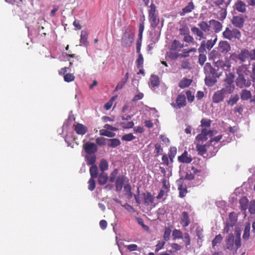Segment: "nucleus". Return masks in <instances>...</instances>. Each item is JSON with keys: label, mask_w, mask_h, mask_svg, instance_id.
Instances as JSON below:
<instances>
[{"label": "nucleus", "mask_w": 255, "mask_h": 255, "mask_svg": "<svg viewBox=\"0 0 255 255\" xmlns=\"http://www.w3.org/2000/svg\"><path fill=\"white\" fill-rule=\"evenodd\" d=\"M180 35L184 36L190 33L189 28L186 24L182 25L179 29Z\"/></svg>", "instance_id": "obj_47"}, {"label": "nucleus", "mask_w": 255, "mask_h": 255, "mask_svg": "<svg viewBox=\"0 0 255 255\" xmlns=\"http://www.w3.org/2000/svg\"><path fill=\"white\" fill-rule=\"evenodd\" d=\"M236 82L237 86L240 88L248 87L251 85V81L250 80L247 81L243 75H239L236 79Z\"/></svg>", "instance_id": "obj_11"}, {"label": "nucleus", "mask_w": 255, "mask_h": 255, "mask_svg": "<svg viewBox=\"0 0 255 255\" xmlns=\"http://www.w3.org/2000/svg\"><path fill=\"white\" fill-rule=\"evenodd\" d=\"M85 159L88 165H95L96 161V156L95 154H87Z\"/></svg>", "instance_id": "obj_25"}, {"label": "nucleus", "mask_w": 255, "mask_h": 255, "mask_svg": "<svg viewBox=\"0 0 255 255\" xmlns=\"http://www.w3.org/2000/svg\"><path fill=\"white\" fill-rule=\"evenodd\" d=\"M199 27L193 26L191 28L192 34L197 40H201L206 38L205 33H209L211 25L205 21H201L198 23Z\"/></svg>", "instance_id": "obj_1"}, {"label": "nucleus", "mask_w": 255, "mask_h": 255, "mask_svg": "<svg viewBox=\"0 0 255 255\" xmlns=\"http://www.w3.org/2000/svg\"><path fill=\"white\" fill-rule=\"evenodd\" d=\"M219 77H215L213 76L206 75L205 82L207 86L212 87L217 82V78Z\"/></svg>", "instance_id": "obj_21"}, {"label": "nucleus", "mask_w": 255, "mask_h": 255, "mask_svg": "<svg viewBox=\"0 0 255 255\" xmlns=\"http://www.w3.org/2000/svg\"><path fill=\"white\" fill-rule=\"evenodd\" d=\"M238 221V216L237 214L232 212L229 214L228 219L227 220L226 222L228 224H229L230 225L235 226Z\"/></svg>", "instance_id": "obj_20"}, {"label": "nucleus", "mask_w": 255, "mask_h": 255, "mask_svg": "<svg viewBox=\"0 0 255 255\" xmlns=\"http://www.w3.org/2000/svg\"><path fill=\"white\" fill-rule=\"evenodd\" d=\"M234 75L232 73H229L227 75L225 79V82L227 83H230L234 84Z\"/></svg>", "instance_id": "obj_55"}, {"label": "nucleus", "mask_w": 255, "mask_h": 255, "mask_svg": "<svg viewBox=\"0 0 255 255\" xmlns=\"http://www.w3.org/2000/svg\"><path fill=\"white\" fill-rule=\"evenodd\" d=\"M75 76L73 74L66 73L64 76V80L66 82H71L74 80Z\"/></svg>", "instance_id": "obj_58"}, {"label": "nucleus", "mask_w": 255, "mask_h": 255, "mask_svg": "<svg viewBox=\"0 0 255 255\" xmlns=\"http://www.w3.org/2000/svg\"><path fill=\"white\" fill-rule=\"evenodd\" d=\"M124 191L125 195L128 199H130L132 197V193L131 192V187L129 184L128 183L124 186Z\"/></svg>", "instance_id": "obj_27"}, {"label": "nucleus", "mask_w": 255, "mask_h": 255, "mask_svg": "<svg viewBox=\"0 0 255 255\" xmlns=\"http://www.w3.org/2000/svg\"><path fill=\"white\" fill-rule=\"evenodd\" d=\"M88 32L86 31L82 30L80 36V42L85 45L88 44Z\"/></svg>", "instance_id": "obj_45"}, {"label": "nucleus", "mask_w": 255, "mask_h": 255, "mask_svg": "<svg viewBox=\"0 0 255 255\" xmlns=\"http://www.w3.org/2000/svg\"><path fill=\"white\" fill-rule=\"evenodd\" d=\"M127 177H125L123 174H119L116 178L115 181V187L116 191L120 192L122 191L123 187V185L126 181Z\"/></svg>", "instance_id": "obj_9"}, {"label": "nucleus", "mask_w": 255, "mask_h": 255, "mask_svg": "<svg viewBox=\"0 0 255 255\" xmlns=\"http://www.w3.org/2000/svg\"><path fill=\"white\" fill-rule=\"evenodd\" d=\"M201 125L200 126L201 127V129L202 128H209L211 127L212 121L210 119H202L200 122Z\"/></svg>", "instance_id": "obj_39"}, {"label": "nucleus", "mask_w": 255, "mask_h": 255, "mask_svg": "<svg viewBox=\"0 0 255 255\" xmlns=\"http://www.w3.org/2000/svg\"><path fill=\"white\" fill-rule=\"evenodd\" d=\"M223 237L221 236V234H218L216 236L215 238L212 241V246L213 248H215L216 246L218 245V244H220L222 240Z\"/></svg>", "instance_id": "obj_42"}, {"label": "nucleus", "mask_w": 255, "mask_h": 255, "mask_svg": "<svg viewBox=\"0 0 255 255\" xmlns=\"http://www.w3.org/2000/svg\"><path fill=\"white\" fill-rule=\"evenodd\" d=\"M225 94L222 89L215 92L212 96L213 103L218 104L223 102L225 97Z\"/></svg>", "instance_id": "obj_10"}, {"label": "nucleus", "mask_w": 255, "mask_h": 255, "mask_svg": "<svg viewBox=\"0 0 255 255\" xmlns=\"http://www.w3.org/2000/svg\"><path fill=\"white\" fill-rule=\"evenodd\" d=\"M192 158L190 155H188L187 151H184L183 153L178 157V160L180 163H190L192 161Z\"/></svg>", "instance_id": "obj_17"}, {"label": "nucleus", "mask_w": 255, "mask_h": 255, "mask_svg": "<svg viewBox=\"0 0 255 255\" xmlns=\"http://www.w3.org/2000/svg\"><path fill=\"white\" fill-rule=\"evenodd\" d=\"M107 140L109 142L108 144V146L112 148L116 147L121 144V141L118 138L107 139Z\"/></svg>", "instance_id": "obj_37"}, {"label": "nucleus", "mask_w": 255, "mask_h": 255, "mask_svg": "<svg viewBox=\"0 0 255 255\" xmlns=\"http://www.w3.org/2000/svg\"><path fill=\"white\" fill-rule=\"evenodd\" d=\"M107 140V139L103 137H98L96 139V142L99 145L102 146L106 144Z\"/></svg>", "instance_id": "obj_64"}, {"label": "nucleus", "mask_w": 255, "mask_h": 255, "mask_svg": "<svg viewBox=\"0 0 255 255\" xmlns=\"http://www.w3.org/2000/svg\"><path fill=\"white\" fill-rule=\"evenodd\" d=\"M219 49L223 53H227L231 50V46L227 41H221L220 42L218 46Z\"/></svg>", "instance_id": "obj_18"}, {"label": "nucleus", "mask_w": 255, "mask_h": 255, "mask_svg": "<svg viewBox=\"0 0 255 255\" xmlns=\"http://www.w3.org/2000/svg\"><path fill=\"white\" fill-rule=\"evenodd\" d=\"M96 187V183L94 178H90L88 181V189L91 191H93Z\"/></svg>", "instance_id": "obj_62"}, {"label": "nucleus", "mask_w": 255, "mask_h": 255, "mask_svg": "<svg viewBox=\"0 0 255 255\" xmlns=\"http://www.w3.org/2000/svg\"><path fill=\"white\" fill-rule=\"evenodd\" d=\"M159 79L156 75H151L150 78L149 86L151 87H157L159 85Z\"/></svg>", "instance_id": "obj_34"}, {"label": "nucleus", "mask_w": 255, "mask_h": 255, "mask_svg": "<svg viewBox=\"0 0 255 255\" xmlns=\"http://www.w3.org/2000/svg\"><path fill=\"white\" fill-rule=\"evenodd\" d=\"M134 125V123L132 121L128 122L127 123L126 122H122L121 123V126L124 128H132Z\"/></svg>", "instance_id": "obj_59"}, {"label": "nucleus", "mask_w": 255, "mask_h": 255, "mask_svg": "<svg viewBox=\"0 0 255 255\" xmlns=\"http://www.w3.org/2000/svg\"><path fill=\"white\" fill-rule=\"evenodd\" d=\"M249 50L247 49L241 50V52L238 54L237 58L242 62H244L249 57Z\"/></svg>", "instance_id": "obj_22"}, {"label": "nucleus", "mask_w": 255, "mask_h": 255, "mask_svg": "<svg viewBox=\"0 0 255 255\" xmlns=\"http://www.w3.org/2000/svg\"><path fill=\"white\" fill-rule=\"evenodd\" d=\"M239 203L240 208L242 211H245L248 208L249 201L247 197H242L239 201Z\"/></svg>", "instance_id": "obj_23"}, {"label": "nucleus", "mask_w": 255, "mask_h": 255, "mask_svg": "<svg viewBox=\"0 0 255 255\" xmlns=\"http://www.w3.org/2000/svg\"><path fill=\"white\" fill-rule=\"evenodd\" d=\"M231 22L236 27L241 28L244 26L245 19L241 16H234L231 20Z\"/></svg>", "instance_id": "obj_13"}, {"label": "nucleus", "mask_w": 255, "mask_h": 255, "mask_svg": "<svg viewBox=\"0 0 255 255\" xmlns=\"http://www.w3.org/2000/svg\"><path fill=\"white\" fill-rule=\"evenodd\" d=\"M90 173L91 178H96L98 175V167L95 165L91 166L90 168Z\"/></svg>", "instance_id": "obj_40"}, {"label": "nucleus", "mask_w": 255, "mask_h": 255, "mask_svg": "<svg viewBox=\"0 0 255 255\" xmlns=\"http://www.w3.org/2000/svg\"><path fill=\"white\" fill-rule=\"evenodd\" d=\"M213 60L215 63V66L218 68V70L220 68H224L226 66L225 62L222 60H220L219 58L217 56H215L213 58Z\"/></svg>", "instance_id": "obj_36"}, {"label": "nucleus", "mask_w": 255, "mask_h": 255, "mask_svg": "<svg viewBox=\"0 0 255 255\" xmlns=\"http://www.w3.org/2000/svg\"><path fill=\"white\" fill-rule=\"evenodd\" d=\"M249 211L251 214H255V200H252L249 204Z\"/></svg>", "instance_id": "obj_60"}, {"label": "nucleus", "mask_w": 255, "mask_h": 255, "mask_svg": "<svg viewBox=\"0 0 255 255\" xmlns=\"http://www.w3.org/2000/svg\"><path fill=\"white\" fill-rule=\"evenodd\" d=\"M83 148L87 154H95L98 151V147L94 142H86L83 144Z\"/></svg>", "instance_id": "obj_7"}, {"label": "nucleus", "mask_w": 255, "mask_h": 255, "mask_svg": "<svg viewBox=\"0 0 255 255\" xmlns=\"http://www.w3.org/2000/svg\"><path fill=\"white\" fill-rule=\"evenodd\" d=\"M171 230L169 227H165L163 234V239L165 242L168 241L170 239Z\"/></svg>", "instance_id": "obj_51"}, {"label": "nucleus", "mask_w": 255, "mask_h": 255, "mask_svg": "<svg viewBox=\"0 0 255 255\" xmlns=\"http://www.w3.org/2000/svg\"><path fill=\"white\" fill-rule=\"evenodd\" d=\"M210 25L212 26L213 29L215 33L220 32L223 28L222 24L218 20L211 19L209 21Z\"/></svg>", "instance_id": "obj_19"}, {"label": "nucleus", "mask_w": 255, "mask_h": 255, "mask_svg": "<svg viewBox=\"0 0 255 255\" xmlns=\"http://www.w3.org/2000/svg\"><path fill=\"white\" fill-rule=\"evenodd\" d=\"M100 134L109 137H113L115 136V133L104 129L100 130Z\"/></svg>", "instance_id": "obj_50"}, {"label": "nucleus", "mask_w": 255, "mask_h": 255, "mask_svg": "<svg viewBox=\"0 0 255 255\" xmlns=\"http://www.w3.org/2000/svg\"><path fill=\"white\" fill-rule=\"evenodd\" d=\"M196 148L197 151L198 152V154L201 155H204L207 152L206 145H203L197 143L196 144Z\"/></svg>", "instance_id": "obj_41"}, {"label": "nucleus", "mask_w": 255, "mask_h": 255, "mask_svg": "<svg viewBox=\"0 0 255 255\" xmlns=\"http://www.w3.org/2000/svg\"><path fill=\"white\" fill-rule=\"evenodd\" d=\"M178 189L179 191V197L181 198H183L185 196L186 193H187V187L186 185H183L182 184L180 185Z\"/></svg>", "instance_id": "obj_48"}, {"label": "nucleus", "mask_w": 255, "mask_h": 255, "mask_svg": "<svg viewBox=\"0 0 255 255\" xmlns=\"http://www.w3.org/2000/svg\"><path fill=\"white\" fill-rule=\"evenodd\" d=\"M135 138V137L132 133H128L124 135L122 139L124 141H131Z\"/></svg>", "instance_id": "obj_61"}, {"label": "nucleus", "mask_w": 255, "mask_h": 255, "mask_svg": "<svg viewBox=\"0 0 255 255\" xmlns=\"http://www.w3.org/2000/svg\"><path fill=\"white\" fill-rule=\"evenodd\" d=\"M192 82V80L186 78H184L179 82L178 86L180 88L184 89L189 87L191 85Z\"/></svg>", "instance_id": "obj_30"}, {"label": "nucleus", "mask_w": 255, "mask_h": 255, "mask_svg": "<svg viewBox=\"0 0 255 255\" xmlns=\"http://www.w3.org/2000/svg\"><path fill=\"white\" fill-rule=\"evenodd\" d=\"M183 240L185 243L186 247H188L191 244V238L190 235L188 233H185L184 234V237H183Z\"/></svg>", "instance_id": "obj_56"}, {"label": "nucleus", "mask_w": 255, "mask_h": 255, "mask_svg": "<svg viewBox=\"0 0 255 255\" xmlns=\"http://www.w3.org/2000/svg\"><path fill=\"white\" fill-rule=\"evenodd\" d=\"M225 243H226V249L229 250L230 251H236L239 248H237L235 244V236L233 233H230L226 237L225 239Z\"/></svg>", "instance_id": "obj_4"}, {"label": "nucleus", "mask_w": 255, "mask_h": 255, "mask_svg": "<svg viewBox=\"0 0 255 255\" xmlns=\"http://www.w3.org/2000/svg\"><path fill=\"white\" fill-rule=\"evenodd\" d=\"M184 46L179 40H174L170 45V49L172 50H178L182 48Z\"/></svg>", "instance_id": "obj_33"}, {"label": "nucleus", "mask_w": 255, "mask_h": 255, "mask_svg": "<svg viewBox=\"0 0 255 255\" xmlns=\"http://www.w3.org/2000/svg\"><path fill=\"white\" fill-rule=\"evenodd\" d=\"M141 195L143 198V204L145 206H148L153 203L154 197L150 192L142 193Z\"/></svg>", "instance_id": "obj_14"}, {"label": "nucleus", "mask_w": 255, "mask_h": 255, "mask_svg": "<svg viewBox=\"0 0 255 255\" xmlns=\"http://www.w3.org/2000/svg\"><path fill=\"white\" fill-rule=\"evenodd\" d=\"M213 130L208 129L206 128H202L201 133L198 134L196 137V140L198 141H205L208 139V135L212 136L213 135Z\"/></svg>", "instance_id": "obj_6"}, {"label": "nucleus", "mask_w": 255, "mask_h": 255, "mask_svg": "<svg viewBox=\"0 0 255 255\" xmlns=\"http://www.w3.org/2000/svg\"><path fill=\"white\" fill-rule=\"evenodd\" d=\"M235 233L236 235L235 236V238L236 246L237 248H240L242 245L240 232L236 230Z\"/></svg>", "instance_id": "obj_49"}, {"label": "nucleus", "mask_w": 255, "mask_h": 255, "mask_svg": "<svg viewBox=\"0 0 255 255\" xmlns=\"http://www.w3.org/2000/svg\"><path fill=\"white\" fill-rule=\"evenodd\" d=\"M183 41L188 43H194L195 41L194 37L190 34V33L183 36Z\"/></svg>", "instance_id": "obj_53"}, {"label": "nucleus", "mask_w": 255, "mask_h": 255, "mask_svg": "<svg viewBox=\"0 0 255 255\" xmlns=\"http://www.w3.org/2000/svg\"><path fill=\"white\" fill-rule=\"evenodd\" d=\"M204 73L206 75L220 77L222 72H219L218 69L213 68L210 63H206L204 68Z\"/></svg>", "instance_id": "obj_5"}, {"label": "nucleus", "mask_w": 255, "mask_h": 255, "mask_svg": "<svg viewBox=\"0 0 255 255\" xmlns=\"http://www.w3.org/2000/svg\"><path fill=\"white\" fill-rule=\"evenodd\" d=\"M171 248V250H169L168 251L170 253L172 254L177 252L181 250L182 247L177 243H172L170 245Z\"/></svg>", "instance_id": "obj_44"}, {"label": "nucleus", "mask_w": 255, "mask_h": 255, "mask_svg": "<svg viewBox=\"0 0 255 255\" xmlns=\"http://www.w3.org/2000/svg\"><path fill=\"white\" fill-rule=\"evenodd\" d=\"M195 8V6L192 1H190L188 3V5L184 7L182 10V12L180 13L181 15H184L185 14L189 13L192 11Z\"/></svg>", "instance_id": "obj_28"}, {"label": "nucleus", "mask_w": 255, "mask_h": 255, "mask_svg": "<svg viewBox=\"0 0 255 255\" xmlns=\"http://www.w3.org/2000/svg\"><path fill=\"white\" fill-rule=\"evenodd\" d=\"M118 173V169L116 168L110 174V177H109V181L111 183L114 182L116 179V177Z\"/></svg>", "instance_id": "obj_54"}, {"label": "nucleus", "mask_w": 255, "mask_h": 255, "mask_svg": "<svg viewBox=\"0 0 255 255\" xmlns=\"http://www.w3.org/2000/svg\"><path fill=\"white\" fill-rule=\"evenodd\" d=\"M99 167L102 172H104L105 171L107 170L109 167L108 161L105 159H102L100 161Z\"/></svg>", "instance_id": "obj_46"}, {"label": "nucleus", "mask_w": 255, "mask_h": 255, "mask_svg": "<svg viewBox=\"0 0 255 255\" xmlns=\"http://www.w3.org/2000/svg\"><path fill=\"white\" fill-rule=\"evenodd\" d=\"M235 89L234 84L225 83L224 84V87L222 89V91L225 93L226 94H230L233 92Z\"/></svg>", "instance_id": "obj_24"}, {"label": "nucleus", "mask_w": 255, "mask_h": 255, "mask_svg": "<svg viewBox=\"0 0 255 255\" xmlns=\"http://www.w3.org/2000/svg\"><path fill=\"white\" fill-rule=\"evenodd\" d=\"M108 179L109 177L108 174L105 172H102L98 176V183L102 185H105L107 183Z\"/></svg>", "instance_id": "obj_31"}, {"label": "nucleus", "mask_w": 255, "mask_h": 255, "mask_svg": "<svg viewBox=\"0 0 255 255\" xmlns=\"http://www.w3.org/2000/svg\"><path fill=\"white\" fill-rule=\"evenodd\" d=\"M217 40V37H216L215 39L213 40L211 39L207 41L203 40L202 42H204V45L206 47L207 49L208 50H210L216 44Z\"/></svg>", "instance_id": "obj_29"}, {"label": "nucleus", "mask_w": 255, "mask_h": 255, "mask_svg": "<svg viewBox=\"0 0 255 255\" xmlns=\"http://www.w3.org/2000/svg\"><path fill=\"white\" fill-rule=\"evenodd\" d=\"M206 54H199L198 56V63L201 65L203 66L206 61Z\"/></svg>", "instance_id": "obj_63"}, {"label": "nucleus", "mask_w": 255, "mask_h": 255, "mask_svg": "<svg viewBox=\"0 0 255 255\" xmlns=\"http://www.w3.org/2000/svg\"><path fill=\"white\" fill-rule=\"evenodd\" d=\"M156 7L153 3H151L150 5V9L148 10V16L156 15Z\"/></svg>", "instance_id": "obj_57"}, {"label": "nucleus", "mask_w": 255, "mask_h": 255, "mask_svg": "<svg viewBox=\"0 0 255 255\" xmlns=\"http://www.w3.org/2000/svg\"><path fill=\"white\" fill-rule=\"evenodd\" d=\"M136 64L137 68H143V58L142 55L141 53H139L138 55V58L136 60Z\"/></svg>", "instance_id": "obj_52"}, {"label": "nucleus", "mask_w": 255, "mask_h": 255, "mask_svg": "<svg viewBox=\"0 0 255 255\" xmlns=\"http://www.w3.org/2000/svg\"><path fill=\"white\" fill-rule=\"evenodd\" d=\"M180 224L183 227H186L190 224V219L188 213L183 211L181 215Z\"/></svg>", "instance_id": "obj_16"}, {"label": "nucleus", "mask_w": 255, "mask_h": 255, "mask_svg": "<svg viewBox=\"0 0 255 255\" xmlns=\"http://www.w3.org/2000/svg\"><path fill=\"white\" fill-rule=\"evenodd\" d=\"M183 236V233L180 230L174 229L172 231V236L173 238V240L174 241L182 239Z\"/></svg>", "instance_id": "obj_35"}, {"label": "nucleus", "mask_w": 255, "mask_h": 255, "mask_svg": "<svg viewBox=\"0 0 255 255\" xmlns=\"http://www.w3.org/2000/svg\"><path fill=\"white\" fill-rule=\"evenodd\" d=\"M251 229V225L249 223H247L244 230V234L243 235V239L245 241L248 240L250 238V232Z\"/></svg>", "instance_id": "obj_32"}, {"label": "nucleus", "mask_w": 255, "mask_h": 255, "mask_svg": "<svg viewBox=\"0 0 255 255\" xmlns=\"http://www.w3.org/2000/svg\"><path fill=\"white\" fill-rule=\"evenodd\" d=\"M134 39V35L127 30L125 32L121 40V44L124 47H128L131 46Z\"/></svg>", "instance_id": "obj_3"}, {"label": "nucleus", "mask_w": 255, "mask_h": 255, "mask_svg": "<svg viewBox=\"0 0 255 255\" xmlns=\"http://www.w3.org/2000/svg\"><path fill=\"white\" fill-rule=\"evenodd\" d=\"M247 5L241 0H238L234 5V9L241 13H245L247 11Z\"/></svg>", "instance_id": "obj_12"}, {"label": "nucleus", "mask_w": 255, "mask_h": 255, "mask_svg": "<svg viewBox=\"0 0 255 255\" xmlns=\"http://www.w3.org/2000/svg\"><path fill=\"white\" fill-rule=\"evenodd\" d=\"M186 105V97L184 94H179L176 99V104H172V106L175 108L181 109Z\"/></svg>", "instance_id": "obj_8"}, {"label": "nucleus", "mask_w": 255, "mask_h": 255, "mask_svg": "<svg viewBox=\"0 0 255 255\" xmlns=\"http://www.w3.org/2000/svg\"><path fill=\"white\" fill-rule=\"evenodd\" d=\"M239 100V96L238 95H231L229 98V100L227 101V104L228 105L233 106L235 105Z\"/></svg>", "instance_id": "obj_38"}, {"label": "nucleus", "mask_w": 255, "mask_h": 255, "mask_svg": "<svg viewBox=\"0 0 255 255\" xmlns=\"http://www.w3.org/2000/svg\"><path fill=\"white\" fill-rule=\"evenodd\" d=\"M252 95L250 91L244 89L241 93V98L243 100H248L251 98Z\"/></svg>", "instance_id": "obj_43"}, {"label": "nucleus", "mask_w": 255, "mask_h": 255, "mask_svg": "<svg viewBox=\"0 0 255 255\" xmlns=\"http://www.w3.org/2000/svg\"><path fill=\"white\" fill-rule=\"evenodd\" d=\"M73 127L76 133L79 135H84L88 131L87 127L82 124L78 123L74 125Z\"/></svg>", "instance_id": "obj_15"}, {"label": "nucleus", "mask_w": 255, "mask_h": 255, "mask_svg": "<svg viewBox=\"0 0 255 255\" xmlns=\"http://www.w3.org/2000/svg\"><path fill=\"white\" fill-rule=\"evenodd\" d=\"M148 20L150 24V26L153 28L157 27L159 23V18L157 15L148 16Z\"/></svg>", "instance_id": "obj_26"}, {"label": "nucleus", "mask_w": 255, "mask_h": 255, "mask_svg": "<svg viewBox=\"0 0 255 255\" xmlns=\"http://www.w3.org/2000/svg\"><path fill=\"white\" fill-rule=\"evenodd\" d=\"M241 36V32L236 28L231 30L229 27H226L225 30L223 32V37L230 40L233 39H240Z\"/></svg>", "instance_id": "obj_2"}]
</instances>
